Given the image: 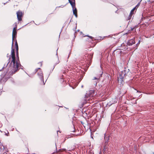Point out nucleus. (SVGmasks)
<instances>
[{"label":"nucleus","instance_id":"nucleus-3","mask_svg":"<svg viewBox=\"0 0 154 154\" xmlns=\"http://www.w3.org/2000/svg\"><path fill=\"white\" fill-rule=\"evenodd\" d=\"M17 18L19 21H21L22 20L21 17L23 15L22 12L19 11L17 13Z\"/></svg>","mask_w":154,"mask_h":154},{"label":"nucleus","instance_id":"nucleus-11","mask_svg":"<svg viewBox=\"0 0 154 154\" xmlns=\"http://www.w3.org/2000/svg\"><path fill=\"white\" fill-rule=\"evenodd\" d=\"M2 126V125L0 124V128Z\"/></svg>","mask_w":154,"mask_h":154},{"label":"nucleus","instance_id":"nucleus-5","mask_svg":"<svg viewBox=\"0 0 154 154\" xmlns=\"http://www.w3.org/2000/svg\"><path fill=\"white\" fill-rule=\"evenodd\" d=\"M135 43V42L134 39H131L128 41L127 43V44L128 45H130L134 44Z\"/></svg>","mask_w":154,"mask_h":154},{"label":"nucleus","instance_id":"nucleus-7","mask_svg":"<svg viewBox=\"0 0 154 154\" xmlns=\"http://www.w3.org/2000/svg\"><path fill=\"white\" fill-rule=\"evenodd\" d=\"M72 8H74L75 7V2L74 1H72L70 0H68Z\"/></svg>","mask_w":154,"mask_h":154},{"label":"nucleus","instance_id":"nucleus-8","mask_svg":"<svg viewBox=\"0 0 154 154\" xmlns=\"http://www.w3.org/2000/svg\"><path fill=\"white\" fill-rule=\"evenodd\" d=\"M136 7H135L131 11V12H130V15H132L133 14V12L135 10V9H136Z\"/></svg>","mask_w":154,"mask_h":154},{"label":"nucleus","instance_id":"nucleus-10","mask_svg":"<svg viewBox=\"0 0 154 154\" xmlns=\"http://www.w3.org/2000/svg\"><path fill=\"white\" fill-rule=\"evenodd\" d=\"M90 38H91V39H92V37H89Z\"/></svg>","mask_w":154,"mask_h":154},{"label":"nucleus","instance_id":"nucleus-2","mask_svg":"<svg viewBox=\"0 0 154 154\" xmlns=\"http://www.w3.org/2000/svg\"><path fill=\"white\" fill-rule=\"evenodd\" d=\"M125 76V71H122L120 73L119 76L118 78V81L119 83L122 84L123 79Z\"/></svg>","mask_w":154,"mask_h":154},{"label":"nucleus","instance_id":"nucleus-1","mask_svg":"<svg viewBox=\"0 0 154 154\" xmlns=\"http://www.w3.org/2000/svg\"><path fill=\"white\" fill-rule=\"evenodd\" d=\"M15 45L17 51V54L16 57H15L14 50L12 49L11 51V57L12 60L10 64V70L12 71V73L16 71L20 66V62L18 55V46L17 41L15 42Z\"/></svg>","mask_w":154,"mask_h":154},{"label":"nucleus","instance_id":"nucleus-12","mask_svg":"<svg viewBox=\"0 0 154 154\" xmlns=\"http://www.w3.org/2000/svg\"><path fill=\"white\" fill-rule=\"evenodd\" d=\"M96 79V78H94V79Z\"/></svg>","mask_w":154,"mask_h":154},{"label":"nucleus","instance_id":"nucleus-9","mask_svg":"<svg viewBox=\"0 0 154 154\" xmlns=\"http://www.w3.org/2000/svg\"><path fill=\"white\" fill-rule=\"evenodd\" d=\"M39 74H40V78L41 79H42L43 78V76L42 72H40Z\"/></svg>","mask_w":154,"mask_h":154},{"label":"nucleus","instance_id":"nucleus-6","mask_svg":"<svg viewBox=\"0 0 154 154\" xmlns=\"http://www.w3.org/2000/svg\"><path fill=\"white\" fill-rule=\"evenodd\" d=\"M73 8V13L75 16V17H77V10L76 8L75 7L72 8Z\"/></svg>","mask_w":154,"mask_h":154},{"label":"nucleus","instance_id":"nucleus-4","mask_svg":"<svg viewBox=\"0 0 154 154\" xmlns=\"http://www.w3.org/2000/svg\"><path fill=\"white\" fill-rule=\"evenodd\" d=\"M17 34V31L16 28H14L13 31L12 33V40H13L16 37Z\"/></svg>","mask_w":154,"mask_h":154}]
</instances>
